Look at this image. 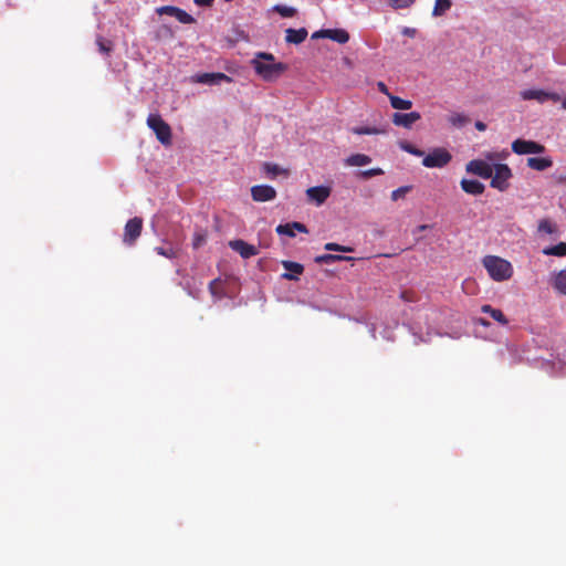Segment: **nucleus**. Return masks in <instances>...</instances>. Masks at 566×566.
<instances>
[{
    "instance_id": "nucleus-1",
    "label": "nucleus",
    "mask_w": 566,
    "mask_h": 566,
    "mask_svg": "<svg viewBox=\"0 0 566 566\" xmlns=\"http://www.w3.org/2000/svg\"><path fill=\"white\" fill-rule=\"evenodd\" d=\"M251 63L255 73L268 82L277 80L286 70L285 64L275 62L273 54L265 52L256 53Z\"/></svg>"
},
{
    "instance_id": "nucleus-2",
    "label": "nucleus",
    "mask_w": 566,
    "mask_h": 566,
    "mask_svg": "<svg viewBox=\"0 0 566 566\" xmlns=\"http://www.w3.org/2000/svg\"><path fill=\"white\" fill-rule=\"evenodd\" d=\"M484 268L486 269L489 275L497 282L506 281L511 279L513 274L512 264L496 255H486L482 261Z\"/></svg>"
},
{
    "instance_id": "nucleus-3",
    "label": "nucleus",
    "mask_w": 566,
    "mask_h": 566,
    "mask_svg": "<svg viewBox=\"0 0 566 566\" xmlns=\"http://www.w3.org/2000/svg\"><path fill=\"white\" fill-rule=\"evenodd\" d=\"M148 127L155 133L157 139L165 146L171 144V128L158 114H150L147 118Z\"/></svg>"
},
{
    "instance_id": "nucleus-4",
    "label": "nucleus",
    "mask_w": 566,
    "mask_h": 566,
    "mask_svg": "<svg viewBox=\"0 0 566 566\" xmlns=\"http://www.w3.org/2000/svg\"><path fill=\"white\" fill-rule=\"evenodd\" d=\"M512 177L511 168L505 164H494L491 177V187L500 191L509 188V180Z\"/></svg>"
},
{
    "instance_id": "nucleus-5",
    "label": "nucleus",
    "mask_w": 566,
    "mask_h": 566,
    "mask_svg": "<svg viewBox=\"0 0 566 566\" xmlns=\"http://www.w3.org/2000/svg\"><path fill=\"white\" fill-rule=\"evenodd\" d=\"M451 154L443 148H434L431 153L426 155L422 165L427 168H442L451 160Z\"/></svg>"
},
{
    "instance_id": "nucleus-6",
    "label": "nucleus",
    "mask_w": 566,
    "mask_h": 566,
    "mask_svg": "<svg viewBox=\"0 0 566 566\" xmlns=\"http://www.w3.org/2000/svg\"><path fill=\"white\" fill-rule=\"evenodd\" d=\"M493 166L494 165L485 160L473 159L467 164L465 170L469 174L476 175L484 179H489L493 175Z\"/></svg>"
},
{
    "instance_id": "nucleus-7",
    "label": "nucleus",
    "mask_w": 566,
    "mask_h": 566,
    "mask_svg": "<svg viewBox=\"0 0 566 566\" xmlns=\"http://www.w3.org/2000/svg\"><path fill=\"white\" fill-rule=\"evenodd\" d=\"M143 229L142 218L135 217L127 221L124 229L123 241L127 245H133L140 235Z\"/></svg>"
},
{
    "instance_id": "nucleus-8",
    "label": "nucleus",
    "mask_w": 566,
    "mask_h": 566,
    "mask_svg": "<svg viewBox=\"0 0 566 566\" xmlns=\"http://www.w3.org/2000/svg\"><path fill=\"white\" fill-rule=\"evenodd\" d=\"M512 150L517 155L542 154L545 148L543 145L525 139H516L512 143Z\"/></svg>"
},
{
    "instance_id": "nucleus-9",
    "label": "nucleus",
    "mask_w": 566,
    "mask_h": 566,
    "mask_svg": "<svg viewBox=\"0 0 566 566\" xmlns=\"http://www.w3.org/2000/svg\"><path fill=\"white\" fill-rule=\"evenodd\" d=\"M191 81L205 85H220L222 82H231V78L224 73H201L191 77Z\"/></svg>"
},
{
    "instance_id": "nucleus-10",
    "label": "nucleus",
    "mask_w": 566,
    "mask_h": 566,
    "mask_svg": "<svg viewBox=\"0 0 566 566\" xmlns=\"http://www.w3.org/2000/svg\"><path fill=\"white\" fill-rule=\"evenodd\" d=\"M521 97L524 101L535 99L539 103H544L548 99H553L555 102L559 101V95L556 93L546 92L544 90H525L521 92Z\"/></svg>"
},
{
    "instance_id": "nucleus-11",
    "label": "nucleus",
    "mask_w": 566,
    "mask_h": 566,
    "mask_svg": "<svg viewBox=\"0 0 566 566\" xmlns=\"http://www.w3.org/2000/svg\"><path fill=\"white\" fill-rule=\"evenodd\" d=\"M251 196L254 201H271L276 197V191L269 185H256L251 188Z\"/></svg>"
},
{
    "instance_id": "nucleus-12",
    "label": "nucleus",
    "mask_w": 566,
    "mask_h": 566,
    "mask_svg": "<svg viewBox=\"0 0 566 566\" xmlns=\"http://www.w3.org/2000/svg\"><path fill=\"white\" fill-rule=\"evenodd\" d=\"M331 195V188L326 186L311 187L306 190L308 201L316 206L323 205Z\"/></svg>"
},
{
    "instance_id": "nucleus-13",
    "label": "nucleus",
    "mask_w": 566,
    "mask_h": 566,
    "mask_svg": "<svg viewBox=\"0 0 566 566\" xmlns=\"http://www.w3.org/2000/svg\"><path fill=\"white\" fill-rule=\"evenodd\" d=\"M229 247L233 251L238 252L243 259H249L258 254V249L254 245L240 239L230 241Z\"/></svg>"
},
{
    "instance_id": "nucleus-14",
    "label": "nucleus",
    "mask_w": 566,
    "mask_h": 566,
    "mask_svg": "<svg viewBox=\"0 0 566 566\" xmlns=\"http://www.w3.org/2000/svg\"><path fill=\"white\" fill-rule=\"evenodd\" d=\"M420 118H421V115L418 112L395 113L392 115V123L396 126H401V127H405V128H410Z\"/></svg>"
},
{
    "instance_id": "nucleus-15",
    "label": "nucleus",
    "mask_w": 566,
    "mask_h": 566,
    "mask_svg": "<svg viewBox=\"0 0 566 566\" xmlns=\"http://www.w3.org/2000/svg\"><path fill=\"white\" fill-rule=\"evenodd\" d=\"M282 265L286 270V272L282 274V279L285 280L296 281L304 271V266L297 262L282 261Z\"/></svg>"
},
{
    "instance_id": "nucleus-16",
    "label": "nucleus",
    "mask_w": 566,
    "mask_h": 566,
    "mask_svg": "<svg viewBox=\"0 0 566 566\" xmlns=\"http://www.w3.org/2000/svg\"><path fill=\"white\" fill-rule=\"evenodd\" d=\"M549 282L557 293L566 295V269L552 273Z\"/></svg>"
},
{
    "instance_id": "nucleus-17",
    "label": "nucleus",
    "mask_w": 566,
    "mask_h": 566,
    "mask_svg": "<svg viewBox=\"0 0 566 566\" xmlns=\"http://www.w3.org/2000/svg\"><path fill=\"white\" fill-rule=\"evenodd\" d=\"M460 185L463 191L473 196L483 193L485 189L482 182L473 179H462Z\"/></svg>"
},
{
    "instance_id": "nucleus-18",
    "label": "nucleus",
    "mask_w": 566,
    "mask_h": 566,
    "mask_svg": "<svg viewBox=\"0 0 566 566\" xmlns=\"http://www.w3.org/2000/svg\"><path fill=\"white\" fill-rule=\"evenodd\" d=\"M209 291L214 301L222 300L227 295L224 282L221 279H214L209 284Z\"/></svg>"
},
{
    "instance_id": "nucleus-19",
    "label": "nucleus",
    "mask_w": 566,
    "mask_h": 566,
    "mask_svg": "<svg viewBox=\"0 0 566 566\" xmlns=\"http://www.w3.org/2000/svg\"><path fill=\"white\" fill-rule=\"evenodd\" d=\"M286 35H285V41L287 43H293V44H300L302 43L306 36H307V31L306 29L304 28H301V29H287L285 31Z\"/></svg>"
},
{
    "instance_id": "nucleus-20",
    "label": "nucleus",
    "mask_w": 566,
    "mask_h": 566,
    "mask_svg": "<svg viewBox=\"0 0 566 566\" xmlns=\"http://www.w3.org/2000/svg\"><path fill=\"white\" fill-rule=\"evenodd\" d=\"M371 163V158L365 154H354L345 159V165L349 167L366 166Z\"/></svg>"
},
{
    "instance_id": "nucleus-21",
    "label": "nucleus",
    "mask_w": 566,
    "mask_h": 566,
    "mask_svg": "<svg viewBox=\"0 0 566 566\" xmlns=\"http://www.w3.org/2000/svg\"><path fill=\"white\" fill-rule=\"evenodd\" d=\"M552 164V160L548 158L530 157L527 159V166L538 171L549 168Z\"/></svg>"
},
{
    "instance_id": "nucleus-22",
    "label": "nucleus",
    "mask_w": 566,
    "mask_h": 566,
    "mask_svg": "<svg viewBox=\"0 0 566 566\" xmlns=\"http://www.w3.org/2000/svg\"><path fill=\"white\" fill-rule=\"evenodd\" d=\"M327 35V39H331L337 43H346L349 40V34L342 29H328L324 32Z\"/></svg>"
},
{
    "instance_id": "nucleus-23",
    "label": "nucleus",
    "mask_w": 566,
    "mask_h": 566,
    "mask_svg": "<svg viewBox=\"0 0 566 566\" xmlns=\"http://www.w3.org/2000/svg\"><path fill=\"white\" fill-rule=\"evenodd\" d=\"M449 123L457 128H462L470 123V118L462 113H451L448 117Z\"/></svg>"
},
{
    "instance_id": "nucleus-24",
    "label": "nucleus",
    "mask_w": 566,
    "mask_h": 566,
    "mask_svg": "<svg viewBox=\"0 0 566 566\" xmlns=\"http://www.w3.org/2000/svg\"><path fill=\"white\" fill-rule=\"evenodd\" d=\"M451 0H436L432 10V15L436 18L443 15L451 8Z\"/></svg>"
},
{
    "instance_id": "nucleus-25",
    "label": "nucleus",
    "mask_w": 566,
    "mask_h": 566,
    "mask_svg": "<svg viewBox=\"0 0 566 566\" xmlns=\"http://www.w3.org/2000/svg\"><path fill=\"white\" fill-rule=\"evenodd\" d=\"M390 105L395 109L407 111L412 107V102L409 99H403L395 95H389Z\"/></svg>"
},
{
    "instance_id": "nucleus-26",
    "label": "nucleus",
    "mask_w": 566,
    "mask_h": 566,
    "mask_svg": "<svg viewBox=\"0 0 566 566\" xmlns=\"http://www.w3.org/2000/svg\"><path fill=\"white\" fill-rule=\"evenodd\" d=\"M352 132L356 135H379L385 134L386 129L381 127L360 126L352 128Z\"/></svg>"
},
{
    "instance_id": "nucleus-27",
    "label": "nucleus",
    "mask_w": 566,
    "mask_h": 566,
    "mask_svg": "<svg viewBox=\"0 0 566 566\" xmlns=\"http://www.w3.org/2000/svg\"><path fill=\"white\" fill-rule=\"evenodd\" d=\"M543 253L545 255L564 256V255H566V243L559 242L556 245L545 248L543 250Z\"/></svg>"
},
{
    "instance_id": "nucleus-28",
    "label": "nucleus",
    "mask_w": 566,
    "mask_h": 566,
    "mask_svg": "<svg viewBox=\"0 0 566 566\" xmlns=\"http://www.w3.org/2000/svg\"><path fill=\"white\" fill-rule=\"evenodd\" d=\"M273 11L277 12L283 18H292L296 14V9L284 4H275L272 8Z\"/></svg>"
},
{
    "instance_id": "nucleus-29",
    "label": "nucleus",
    "mask_w": 566,
    "mask_h": 566,
    "mask_svg": "<svg viewBox=\"0 0 566 566\" xmlns=\"http://www.w3.org/2000/svg\"><path fill=\"white\" fill-rule=\"evenodd\" d=\"M537 230L539 233L553 234L556 232V226L548 219H542Z\"/></svg>"
},
{
    "instance_id": "nucleus-30",
    "label": "nucleus",
    "mask_w": 566,
    "mask_h": 566,
    "mask_svg": "<svg viewBox=\"0 0 566 566\" xmlns=\"http://www.w3.org/2000/svg\"><path fill=\"white\" fill-rule=\"evenodd\" d=\"M400 148L413 156H417V157H424V151L415 147L413 145H411L410 143H407V142H401L400 144Z\"/></svg>"
},
{
    "instance_id": "nucleus-31",
    "label": "nucleus",
    "mask_w": 566,
    "mask_h": 566,
    "mask_svg": "<svg viewBox=\"0 0 566 566\" xmlns=\"http://www.w3.org/2000/svg\"><path fill=\"white\" fill-rule=\"evenodd\" d=\"M174 18L184 24H190L195 22V19L190 14L179 8L177 11H175Z\"/></svg>"
},
{
    "instance_id": "nucleus-32",
    "label": "nucleus",
    "mask_w": 566,
    "mask_h": 566,
    "mask_svg": "<svg viewBox=\"0 0 566 566\" xmlns=\"http://www.w3.org/2000/svg\"><path fill=\"white\" fill-rule=\"evenodd\" d=\"M509 151L504 150L502 153H488L485 154V161L494 165L493 163L495 160H503V159H506V157L509 156Z\"/></svg>"
},
{
    "instance_id": "nucleus-33",
    "label": "nucleus",
    "mask_w": 566,
    "mask_h": 566,
    "mask_svg": "<svg viewBox=\"0 0 566 566\" xmlns=\"http://www.w3.org/2000/svg\"><path fill=\"white\" fill-rule=\"evenodd\" d=\"M324 249L327 251H337V252H353L354 249L350 247L340 245L337 243H326Z\"/></svg>"
},
{
    "instance_id": "nucleus-34",
    "label": "nucleus",
    "mask_w": 566,
    "mask_h": 566,
    "mask_svg": "<svg viewBox=\"0 0 566 566\" xmlns=\"http://www.w3.org/2000/svg\"><path fill=\"white\" fill-rule=\"evenodd\" d=\"M416 0H390V6L398 10V9H407L411 7L415 3Z\"/></svg>"
},
{
    "instance_id": "nucleus-35",
    "label": "nucleus",
    "mask_w": 566,
    "mask_h": 566,
    "mask_svg": "<svg viewBox=\"0 0 566 566\" xmlns=\"http://www.w3.org/2000/svg\"><path fill=\"white\" fill-rule=\"evenodd\" d=\"M382 174H384L382 169H380V168H371V169L359 171L358 176L360 178H363V179H369L371 177H375V176H378V175H382Z\"/></svg>"
},
{
    "instance_id": "nucleus-36",
    "label": "nucleus",
    "mask_w": 566,
    "mask_h": 566,
    "mask_svg": "<svg viewBox=\"0 0 566 566\" xmlns=\"http://www.w3.org/2000/svg\"><path fill=\"white\" fill-rule=\"evenodd\" d=\"M276 232L280 235H287L290 238L295 237V232L292 230L290 223L279 224L276 227Z\"/></svg>"
},
{
    "instance_id": "nucleus-37",
    "label": "nucleus",
    "mask_w": 566,
    "mask_h": 566,
    "mask_svg": "<svg viewBox=\"0 0 566 566\" xmlns=\"http://www.w3.org/2000/svg\"><path fill=\"white\" fill-rule=\"evenodd\" d=\"M317 264H332L335 263V254H322L315 258Z\"/></svg>"
},
{
    "instance_id": "nucleus-38",
    "label": "nucleus",
    "mask_w": 566,
    "mask_h": 566,
    "mask_svg": "<svg viewBox=\"0 0 566 566\" xmlns=\"http://www.w3.org/2000/svg\"><path fill=\"white\" fill-rule=\"evenodd\" d=\"M481 310L483 313L490 314L492 318H504L500 310L492 308L490 305H483Z\"/></svg>"
},
{
    "instance_id": "nucleus-39",
    "label": "nucleus",
    "mask_w": 566,
    "mask_h": 566,
    "mask_svg": "<svg viewBox=\"0 0 566 566\" xmlns=\"http://www.w3.org/2000/svg\"><path fill=\"white\" fill-rule=\"evenodd\" d=\"M263 169L268 175H271L272 177L279 175L281 172V168L277 165L265 163L263 165Z\"/></svg>"
},
{
    "instance_id": "nucleus-40",
    "label": "nucleus",
    "mask_w": 566,
    "mask_h": 566,
    "mask_svg": "<svg viewBox=\"0 0 566 566\" xmlns=\"http://www.w3.org/2000/svg\"><path fill=\"white\" fill-rule=\"evenodd\" d=\"M155 251L159 254V255H163V256H166L168 259H172L175 258L176 255V252L174 251V249H165V248H161V247H157L155 249Z\"/></svg>"
},
{
    "instance_id": "nucleus-41",
    "label": "nucleus",
    "mask_w": 566,
    "mask_h": 566,
    "mask_svg": "<svg viewBox=\"0 0 566 566\" xmlns=\"http://www.w3.org/2000/svg\"><path fill=\"white\" fill-rule=\"evenodd\" d=\"M177 7H172V6H165V7H160L157 9V12L159 14H169L171 17H174L175 14V11H177Z\"/></svg>"
},
{
    "instance_id": "nucleus-42",
    "label": "nucleus",
    "mask_w": 566,
    "mask_h": 566,
    "mask_svg": "<svg viewBox=\"0 0 566 566\" xmlns=\"http://www.w3.org/2000/svg\"><path fill=\"white\" fill-rule=\"evenodd\" d=\"M408 189H409L408 187H400V188L394 190L391 192V199L398 200L399 198L403 197L407 193Z\"/></svg>"
},
{
    "instance_id": "nucleus-43",
    "label": "nucleus",
    "mask_w": 566,
    "mask_h": 566,
    "mask_svg": "<svg viewBox=\"0 0 566 566\" xmlns=\"http://www.w3.org/2000/svg\"><path fill=\"white\" fill-rule=\"evenodd\" d=\"M205 241H206V235L203 233H196L195 238H193L192 245L195 249H198L199 247H201Z\"/></svg>"
},
{
    "instance_id": "nucleus-44",
    "label": "nucleus",
    "mask_w": 566,
    "mask_h": 566,
    "mask_svg": "<svg viewBox=\"0 0 566 566\" xmlns=\"http://www.w3.org/2000/svg\"><path fill=\"white\" fill-rule=\"evenodd\" d=\"M290 226H291V228H292V230L294 232H295V230L298 231V232H302V233H307L308 232L307 228L303 223H301V222H296V221L295 222H291Z\"/></svg>"
},
{
    "instance_id": "nucleus-45",
    "label": "nucleus",
    "mask_w": 566,
    "mask_h": 566,
    "mask_svg": "<svg viewBox=\"0 0 566 566\" xmlns=\"http://www.w3.org/2000/svg\"><path fill=\"white\" fill-rule=\"evenodd\" d=\"M377 87H378L379 92H381L382 94H386L388 97H389V95H391L388 92V88H387V86H386V84L384 82H378L377 83Z\"/></svg>"
},
{
    "instance_id": "nucleus-46",
    "label": "nucleus",
    "mask_w": 566,
    "mask_h": 566,
    "mask_svg": "<svg viewBox=\"0 0 566 566\" xmlns=\"http://www.w3.org/2000/svg\"><path fill=\"white\" fill-rule=\"evenodd\" d=\"M402 34L407 35V36H410V38H413L416 35V29L406 27V28L402 29Z\"/></svg>"
},
{
    "instance_id": "nucleus-47",
    "label": "nucleus",
    "mask_w": 566,
    "mask_h": 566,
    "mask_svg": "<svg viewBox=\"0 0 566 566\" xmlns=\"http://www.w3.org/2000/svg\"><path fill=\"white\" fill-rule=\"evenodd\" d=\"M193 2L200 7H210L213 3V0H193Z\"/></svg>"
},
{
    "instance_id": "nucleus-48",
    "label": "nucleus",
    "mask_w": 566,
    "mask_h": 566,
    "mask_svg": "<svg viewBox=\"0 0 566 566\" xmlns=\"http://www.w3.org/2000/svg\"><path fill=\"white\" fill-rule=\"evenodd\" d=\"M432 226H429V224H421L419 227H417L415 230H413V234L416 235L418 232L420 231H424V230H428L430 229Z\"/></svg>"
},
{
    "instance_id": "nucleus-49",
    "label": "nucleus",
    "mask_w": 566,
    "mask_h": 566,
    "mask_svg": "<svg viewBox=\"0 0 566 566\" xmlns=\"http://www.w3.org/2000/svg\"><path fill=\"white\" fill-rule=\"evenodd\" d=\"M324 32H326V30L316 31L315 33H313L312 38L313 39L327 38V35Z\"/></svg>"
},
{
    "instance_id": "nucleus-50",
    "label": "nucleus",
    "mask_w": 566,
    "mask_h": 566,
    "mask_svg": "<svg viewBox=\"0 0 566 566\" xmlns=\"http://www.w3.org/2000/svg\"><path fill=\"white\" fill-rule=\"evenodd\" d=\"M475 128H476L478 130H480V132H483V130H485V129H486V125H485L483 122L478 120V122L475 123Z\"/></svg>"
},
{
    "instance_id": "nucleus-51",
    "label": "nucleus",
    "mask_w": 566,
    "mask_h": 566,
    "mask_svg": "<svg viewBox=\"0 0 566 566\" xmlns=\"http://www.w3.org/2000/svg\"><path fill=\"white\" fill-rule=\"evenodd\" d=\"M350 260H353V258L335 254V262H338V261H350Z\"/></svg>"
},
{
    "instance_id": "nucleus-52",
    "label": "nucleus",
    "mask_w": 566,
    "mask_h": 566,
    "mask_svg": "<svg viewBox=\"0 0 566 566\" xmlns=\"http://www.w3.org/2000/svg\"><path fill=\"white\" fill-rule=\"evenodd\" d=\"M97 42H98V45H99V50H101L102 52H108V51H109V48H107V46L103 43V41H102V40H98Z\"/></svg>"
},
{
    "instance_id": "nucleus-53",
    "label": "nucleus",
    "mask_w": 566,
    "mask_h": 566,
    "mask_svg": "<svg viewBox=\"0 0 566 566\" xmlns=\"http://www.w3.org/2000/svg\"><path fill=\"white\" fill-rule=\"evenodd\" d=\"M562 106H563V108H565V109H566V97L563 99V102H562Z\"/></svg>"
}]
</instances>
